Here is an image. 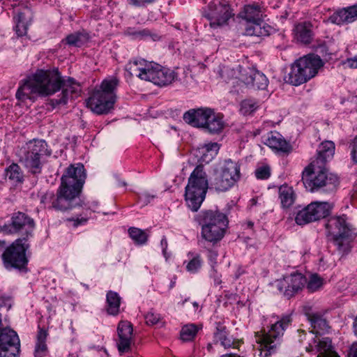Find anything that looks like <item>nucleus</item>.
Masks as SVG:
<instances>
[{"label":"nucleus","mask_w":357,"mask_h":357,"mask_svg":"<svg viewBox=\"0 0 357 357\" xmlns=\"http://www.w3.org/2000/svg\"><path fill=\"white\" fill-rule=\"evenodd\" d=\"M26 242V238H19L3 251L1 258L6 269L25 268L28 263L26 251L29 247Z\"/></svg>","instance_id":"9b49d317"},{"label":"nucleus","mask_w":357,"mask_h":357,"mask_svg":"<svg viewBox=\"0 0 357 357\" xmlns=\"http://www.w3.org/2000/svg\"><path fill=\"white\" fill-rule=\"evenodd\" d=\"M353 326H354V333L356 335H357V316L354 320Z\"/></svg>","instance_id":"680f3d73"},{"label":"nucleus","mask_w":357,"mask_h":357,"mask_svg":"<svg viewBox=\"0 0 357 357\" xmlns=\"http://www.w3.org/2000/svg\"><path fill=\"white\" fill-rule=\"evenodd\" d=\"M74 221L75 222L74 225L75 226H77V225H78L79 224H82V223H84V222H86V219H85V218L78 219L77 218V220H74Z\"/></svg>","instance_id":"bf43d9fd"},{"label":"nucleus","mask_w":357,"mask_h":357,"mask_svg":"<svg viewBox=\"0 0 357 357\" xmlns=\"http://www.w3.org/2000/svg\"><path fill=\"white\" fill-rule=\"evenodd\" d=\"M106 310L110 315L116 316L119 313L121 298L116 292L109 291L107 294Z\"/></svg>","instance_id":"72a5a7b5"},{"label":"nucleus","mask_w":357,"mask_h":357,"mask_svg":"<svg viewBox=\"0 0 357 357\" xmlns=\"http://www.w3.org/2000/svg\"><path fill=\"white\" fill-rule=\"evenodd\" d=\"M302 181L305 188L310 192L323 190L324 192L333 191L338 185V178L336 175L328 173L324 169V165L312 167V162L305 169Z\"/></svg>","instance_id":"423d86ee"},{"label":"nucleus","mask_w":357,"mask_h":357,"mask_svg":"<svg viewBox=\"0 0 357 357\" xmlns=\"http://www.w3.org/2000/svg\"><path fill=\"white\" fill-rule=\"evenodd\" d=\"M146 322L149 325H155L160 319V316L158 314H155L153 312H149L145 315Z\"/></svg>","instance_id":"de8ad7c7"},{"label":"nucleus","mask_w":357,"mask_h":357,"mask_svg":"<svg viewBox=\"0 0 357 357\" xmlns=\"http://www.w3.org/2000/svg\"><path fill=\"white\" fill-rule=\"evenodd\" d=\"M85 178L86 173L82 164L70 165L62 175L60 185L81 193Z\"/></svg>","instance_id":"2eb2a0df"},{"label":"nucleus","mask_w":357,"mask_h":357,"mask_svg":"<svg viewBox=\"0 0 357 357\" xmlns=\"http://www.w3.org/2000/svg\"><path fill=\"white\" fill-rule=\"evenodd\" d=\"M337 24L351 23L357 20V4L342 8L335 12L331 17Z\"/></svg>","instance_id":"393cba45"},{"label":"nucleus","mask_w":357,"mask_h":357,"mask_svg":"<svg viewBox=\"0 0 357 357\" xmlns=\"http://www.w3.org/2000/svg\"><path fill=\"white\" fill-rule=\"evenodd\" d=\"M344 63L347 64L351 68H357V56L347 59Z\"/></svg>","instance_id":"864d4df0"},{"label":"nucleus","mask_w":357,"mask_h":357,"mask_svg":"<svg viewBox=\"0 0 357 357\" xmlns=\"http://www.w3.org/2000/svg\"><path fill=\"white\" fill-rule=\"evenodd\" d=\"M151 64V62H148L144 59H136L126 64V70L130 76H136L142 80L147 81Z\"/></svg>","instance_id":"4be33fe9"},{"label":"nucleus","mask_w":357,"mask_h":357,"mask_svg":"<svg viewBox=\"0 0 357 357\" xmlns=\"http://www.w3.org/2000/svg\"><path fill=\"white\" fill-rule=\"evenodd\" d=\"M198 329L194 324L184 326L181 331V338L183 341H190L196 335Z\"/></svg>","instance_id":"a19ab883"},{"label":"nucleus","mask_w":357,"mask_h":357,"mask_svg":"<svg viewBox=\"0 0 357 357\" xmlns=\"http://www.w3.org/2000/svg\"><path fill=\"white\" fill-rule=\"evenodd\" d=\"M34 356H35V357H45L46 356L45 355H39V354H36Z\"/></svg>","instance_id":"774afa93"},{"label":"nucleus","mask_w":357,"mask_h":357,"mask_svg":"<svg viewBox=\"0 0 357 357\" xmlns=\"http://www.w3.org/2000/svg\"><path fill=\"white\" fill-rule=\"evenodd\" d=\"M349 357H357V343L353 344L348 353Z\"/></svg>","instance_id":"4d7b16f0"},{"label":"nucleus","mask_w":357,"mask_h":357,"mask_svg":"<svg viewBox=\"0 0 357 357\" xmlns=\"http://www.w3.org/2000/svg\"><path fill=\"white\" fill-rule=\"evenodd\" d=\"M52 154L45 140L34 139L26 143L18 151L20 162L33 175L42 172L43 158Z\"/></svg>","instance_id":"f03ea898"},{"label":"nucleus","mask_w":357,"mask_h":357,"mask_svg":"<svg viewBox=\"0 0 357 357\" xmlns=\"http://www.w3.org/2000/svg\"><path fill=\"white\" fill-rule=\"evenodd\" d=\"M243 273V271L241 270V269H238V271H236V274H235V279H238L241 275H242Z\"/></svg>","instance_id":"052dcab7"},{"label":"nucleus","mask_w":357,"mask_h":357,"mask_svg":"<svg viewBox=\"0 0 357 357\" xmlns=\"http://www.w3.org/2000/svg\"><path fill=\"white\" fill-rule=\"evenodd\" d=\"M175 78L176 74L173 70L151 62L147 81L158 86H166L172 84Z\"/></svg>","instance_id":"f3484780"},{"label":"nucleus","mask_w":357,"mask_h":357,"mask_svg":"<svg viewBox=\"0 0 357 357\" xmlns=\"http://www.w3.org/2000/svg\"><path fill=\"white\" fill-rule=\"evenodd\" d=\"M265 8L258 3L245 5L238 17L245 21V33L258 37L270 34L271 27L264 22Z\"/></svg>","instance_id":"0eeeda50"},{"label":"nucleus","mask_w":357,"mask_h":357,"mask_svg":"<svg viewBox=\"0 0 357 357\" xmlns=\"http://www.w3.org/2000/svg\"><path fill=\"white\" fill-rule=\"evenodd\" d=\"M35 227L33 220L22 212L14 213L11 218L10 224H5L1 227V231L6 234L24 231L26 240L32 236Z\"/></svg>","instance_id":"4468645a"},{"label":"nucleus","mask_w":357,"mask_h":357,"mask_svg":"<svg viewBox=\"0 0 357 357\" xmlns=\"http://www.w3.org/2000/svg\"><path fill=\"white\" fill-rule=\"evenodd\" d=\"M75 190H73L59 185L56 194L47 191L41 195L40 202L45 208L56 211L66 212L82 206V202Z\"/></svg>","instance_id":"39448f33"},{"label":"nucleus","mask_w":357,"mask_h":357,"mask_svg":"<svg viewBox=\"0 0 357 357\" xmlns=\"http://www.w3.org/2000/svg\"><path fill=\"white\" fill-rule=\"evenodd\" d=\"M255 174L259 179H267L271 176V169L268 166H262L257 169Z\"/></svg>","instance_id":"c03bdc74"},{"label":"nucleus","mask_w":357,"mask_h":357,"mask_svg":"<svg viewBox=\"0 0 357 357\" xmlns=\"http://www.w3.org/2000/svg\"><path fill=\"white\" fill-rule=\"evenodd\" d=\"M257 107V103L251 100H245L241 104V110L245 115L250 114Z\"/></svg>","instance_id":"37998d69"},{"label":"nucleus","mask_w":357,"mask_h":357,"mask_svg":"<svg viewBox=\"0 0 357 357\" xmlns=\"http://www.w3.org/2000/svg\"><path fill=\"white\" fill-rule=\"evenodd\" d=\"M351 157L354 162L357 163V137H356L351 144Z\"/></svg>","instance_id":"8fccbe9b"},{"label":"nucleus","mask_w":357,"mask_h":357,"mask_svg":"<svg viewBox=\"0 0 357 357\" xmlns=\"http://www.w3.org/2000/svg\"><path fill=\"white\" fill-rule=\"evenodd\" d=\"M204 148L207 152H212L214 155L218 153L220 149L218 144L216 142L205 144Z\"/></svg>","instance_id":"09e8293b"},{"label":"nucleus","mask_w":357,"mask_h":357,"mask_svg":"<svg viewBox=\"0 0 357 357\" xmlns=\"http://www.w3.org/2000/svg\"><path fill=\"white\" fill-rule=\"evenodd\" d=\"M119 84L116 77L104 79L99 89L95 90L86 100L87 107L97 114H106L113 108L116 100L115 89Z\"/></svg>","instance_id":"20e7f679"},{"label":"nucleus","mask_w":357,"mask_h":357,"mask_svg":"<svg viewBox=\"0 0 357 357\" xmlns=\"http://www.w3.org/2000/svg\"><path fill=\"white\" fill-rule=\"evenodd\" d=\"M326 228L339 252L342 255L347 253L350 250L351 230L346 222L345 216L331 218L326 224Z\"/></svg>","instance_id":"9d476101"},{"label":"nucleus","mask_w":357,"mask_h":357,"mask_svg":"<svg viewBox=\"0 0 357 357\" xmlns=\"http://www.w3.org/2000/svg\"><path fill=\"white\" fill-rule=\"evenodd\" d=\"M296 63L304 75L305 82L314 77L323 66L322 60L318 56H305L297 60Z\"/></svg>","instance_id":"aec40b11"},{"label":"nucleus","mask_w":357,"mask_h":357,"mask_svg":"<svg viewBox=\"0 0 357 357\" xmlns=\"http://www.w3.org/2000/svg\"><path fill=\"white\" fill-rule=\"evenodd\" d=\"M30 20V10L24 8L23 11H18L15 17L16 22L15 31L19 36H24L27 31L28 22Z\"/></svg>","instance_id":"7c9ffc66"},{"label":"nucleus","mask_w":357,"mask_h":357,"mask_svg":"<svg viewBox=\"0 0 357 357\" xmlns=\"http://www.w3.org/2000/svg\"><path fill=\"white\" fill-rule=\"evenodd\" d=\"M195 220L201 227V229L229 223L225 213L213 210L201 211L196 215Z\"/></svg>","instance_id":"a211bd4d"},{"label":"nucleus","mask_w":357,"mask_h":357,"mask_svg":"<svg viewBox=\"0 0 357 357\" xmlns=\"http://www.w3.org/2000/svg\"><path fill=\"white\" fill-rule=\"evenodd\" d=\"M295 36L298 41L303 44H310L312 40V24L310 22L298 24L294 29Z\"/></svg>","instance_id":"cd10ccee"},{"label":"nucleus","mask_w":357,"mask_h":357,"mask_svg":"<svg viewBox=\"0 0 357 357\" xmlns=\"http://www.w3.org/2000/svg\"><path fill=\"white\" fill-rule=\"evenodd\" d=\"M188 256L190 260L186 265V270L192 273H195L198 271L202 264V261L199 255H194L189 253Z\"/></svg>","instance_id":"ea45409f"},{"label":"nucleus","mask_w":357,"mask_h":357,"mask_svg":"<svg viewBox=\"0 0 357 357\" xmlns=\"http://www.w3.org/2000/svg\"><path fill=\"white\" fill-rule=\"evenodd\" d=\"M240 178V165L228 159L220 167L214 169L210 179L211 188L216 191L225 192L231 188Z\"/></svg>","instance_id":"1a4fd4ad"},{"label":"nucleus","mask_w":357,"mask_h":357,"mask_svg":"<svg viewBox=\"0 0 357 357\" xmlns=\"http://www.w3.org/2000/svg\"><path fill=\"white\" fill-rule=\"evenodd\" d=\"M243 81L248 86L258 90L266 89L268 84V78L264 74L252 69H250L245 74Z\"/></svg>","instance_id":"5701e85b"},{"label":"nucleus","mask_w":357,"mask_h":357,"mask_svg":"<svg viewBox=\"0 0 357 357\" xmlns=\"http://www.w3.org/2000/svg\"><path fill=\"white\" fill-rule=\"evenodd\" d=\"M204 16L210 21L211 27L216 28L227 24L228 20L234 16V13L225 1H216L208 5Z\"/></svg>","instance_id":"ddd939ff"},{"label":"nucleus","mask_w":357,"mask_h":357,"mask_svg":"<svg viewBox=\"0 0 357 357\" xmlns=\"http://www.w3.org/2000/svg\"><path fill=\"white\" fill-rule=\"evenodd\" d=\"M211 112L210 108L190 109L184 113L183 120L193 127L203 128Z\"/></svg>","instance_id":"412c9836"},{"label":"nucleus","mask_w":357,"mask_h":357,"mask_svg":"<svg viewBox=\"0 0 357 357\" xmlns=\"http://www.w3.org/2000/svg\"><path fill=\"white\" fill-rule=\"evenodd\" d=\"M155 195H151L148 192H144L139 197L140 199L142 200L145 204L150 202L151 199H153Z\"/></svg>","instance_id":"6e6d98bb"},{"label":"nucleus","mask_w":357,"mask_h":357,"mask_svg":"<svg viewBox=\"0 0 357 357\" xmlns=\"http://www.w3.org/2000/svg\"><path fill=\"white\" fill-rule=\"evenodd\" d=\"M311 326L316 334L324 333L328 328V324L326 319L319 313H312L307 315Z\"/></svg>","instance_id":"f704fd0d"},{"label":"nucleus","mask_w":357,"mask_h":357,"mask_svg":"<svg viewBox=\"0 0 357 357\" xmlns=\"http://www.w3.org/2000/svg\"><path fill=\"white\" fill-rule=\"evenodd\" d=\"M160 245H161V247L162 248L163 255L167 258V257H166V250H167V239H166V238L165 236L161 239Z\"/></svg>","instance_id":"13d9d810"},{"label":"nucleus","mask_w":357,"mask_h":357,"mask_svg":"<svg viewBox=\"0 0 357 357\" xmlns=\"http://www.w3.org/2000/svg\"><path fill=\"white\" fill-rule=\"evenodd\" d=\"M247 224H248V227H250V228H252L253 227V225H254V223L252 222H251V221L248 222Z\"/></svg>","instance_id":"69168bd1"},{"label":"nucleus","mask_w":357,"mask_h":357,"mask_svg":"<svg viewBox=\"0 0 357 357\" xmlns=\"http://www.w3.org/2000/svg\"><path fill=\"white\" fill-rule=\"evenodd\" d=\"M47 336V331L43 328H39L37 334V342L35 348L34 355H47L48 349L45 343Z\"/></svg>","instance_id":"e433bc0d"},{"label":"nucleus","mask_w":357,"mask_h":357,"mask_svg":"<svg viewBox=\"0 0 357 357\" xmlns=\"http://www.w3.org/2000/svg\"><path fill=\"white\" fill-rule=\"evenodd\" d=\"M89 40V33L85 31H77L68 35L61 43L69 46L81 47Z\"/></svg>","instance_id":"473e14b6"},{"label":"nucleus","mask_w":357,"mask_h":357,"mask_svg":"<svg viewBox=\"0 0 357 357\" xmlns=\"http://www.w3.org/2000/svg\"><path fill=\"white\" fill-rule=\"evenodd\" d=\"M264 144L273 149L282 152H289L291 149V146L278 132H271Z\"/></svg>","instance_id":"c756f323"},{"label":"nucleus","mask_w":357,"mask_h":357,"mask_svg":"<svg viewBox=\"0 0 357 357\" xmlns=\"http://www.w3.org/2000/svg\"><path fill=\"white\" fill-rule=\"evenodd\" d=\"M62 89L61 97L50 100L53 107L67 103L68 98H73L79 91V86L68 77L65 79L58 69L52 70H38L29 76L17 91L16 98L24 100L31 99L33 95L51 96Z\"/></svg>","instance_id":"f257e3e1"},{"label":"nucleus","mask_w":357,"mask_h":357,"mask_svg":"<svg viewBox=\"0 0 357 357\" xmlns=\"http://www.w3.org/2000/svg\"><path fill=\"white\" fill-rule=\"evenodd\" d=\"M127 184L125 181H119V185L126 186Z\"/></svg>","instance_id":"338daca9"},{"label":"nucleus","mask_w":357,"mask_h":357,"mask_svg":"<svg viewBox=\"0 0 357 357\" xmlns=\"http://www.w3.org/2000/svg\"><path fill=\"white\" fill-rule=\"evenodd\" d=\"M129 3L135 6H142L146 3H151L155 0H128Z\"/></svg>","instance_id":"603ef678"},{"label":"nucleus","mask_w":357,"mask_h":357,"mask_svg":"<svg viewBox=\"0 0 357 357\" xmlns=\"http://www.w3.org/2000/svg\"><path fill=\"white\" fill-rule=\"evenodd\" d=\"M119 340L117 341L118 350L120 354L130 351L133 337L132 325L128 321L119 322L117 328Z\"/></svg>","instance_id":"6ab92c4d"},{"label":"nucleus","mask_w":357,"mask_h":357,"mask_svg":"<svg viewBox=\"0 0 357 357\" xmlns=\"http://www.w3.org/2000/svg\"><path fill=\"white\" fill-rule=\"evenodd\" d=\"M228 224H224L207 229H201L202 238L207 242L215 244L225 236Z\"/></svg>","instance_id":"a878e982"},{"label":"nucleus","mask_w":357,"mask_h":357,"mask_svg":"<svg viewBox=\"0 0 357 357\" xmlns=\"http://www.w3.org/2000/svg\"><path fill=\"white\" fill-rule=\"evenodd\" d=\"M220 357H240V356L236 354H229L222 355Z\"/></svg>","instance_id":"e2e57ef3"},{"label":"nucleus","mask_w":357,"mask_h":357,"mask_svg":"<svg viewBox=\"0 0 357 357\" xmlns=\"http://www.w3.org/2000/svg\"><path fill=\"white\" fill-rule=\"evenodd\" d=\"M208 181L203 165H197L188 178L185 190V199L192 211H197L205 199Z\"/></svg>","instance_id":"7ed1b4c3"},{"label":"nucleus","mask_w":357,"mask_h":357,"mask_svg":"<svg viewBox=\"0 0 357 357\" xmlns=\"http://www.w3.org/2000/svg\"><path fill=\"white\" fill-rule=\"evenodd\" d=\"M214 335L217 340L220 342L222 341L227 336L226 327L220 323H218L216 326V331L215 332Z\"/></svg>","instance_id":"a18cd8bd"},{"label":"nucleus","mask_w":357,"mask_h":357,"mask_svg":"<svg viewBox=\"0 0 357 357\" xmlns=\"http://www.w3.org/2000/svg\"><path fill=\"white\" fill-rule=\"evenodd\" d=\"M307 284V289L310 292L319 290L323 285V280L318 275H312Z\"/></svg>","instance_id":"79ce46f5"},{"label":"nucleus","mask_w":357,"mask_h":357,"mask_svg":"<svg viewBox=\"0 0 357 357\" xmlns=\"http://www.w3.org/2000/svg\"><path fill=\"white\" fill-rule=\"evenodd\" d=\"M335 153V144L332 141L322 142L318 149L317 158L312 160V167L314 168L321 165H325L326 162L331 159Z\"/></svg>","instance_id":"b1692460"},{"label":"nucleus","mask_w":357,"mask_h":357,"mask_svg":"<svg viewBox=\"0 0 357 357\" xmlns=\"http://www.w3.org/2000/svg\"><path fill=\"white\" fill-rule=\"evenodd\" d=\"M220 76L225 81L229 82L230 79H231L235 75V72L234 70L228 68V67H223L220 70Z\"/></svg>","instance_id":"49530a36"},{"label":"nucleus","mask_w":357,"mask_h":357,"mask_svg":"<svg viewBox=\"0 0 357 357\" xmlns=\"http://www.w3.org/2000/svg\"><path fill=\"white\" fill-rule=\"evenodd\" d=\"M221 345H222L225 348H229L234 346V342L232 340L227 337V336L224 338L222 341H220Z\"/></svg>","instance_id":"5fc2aeb1"},{"label":"nucleus","mask_w":357,"mask_h":357,"mask_svg":"<svg viewBox=\"0 0 357 357\" xmlns=\"http://www.w3.org/2000/svg\"><path fill=\"white\" fill-rule=\"evenodd\" d=\"M5 177L13 183H21L23 181V173L16 163L11 164L5 170Z\"/></svg>","instance_id":"4c0bfd02"},{"label":"nucleus","mask_w":357,"mask_h":357,"mask_svg":"<svg viewBox=\"0 0 357 357\" xmlns=\"http://www.w3.org/2000/svg\"><path fill=\"white\" fill-rule=\"evenodd\" d=\"M286 79L287 82L294 86H298L306 82L304 75L299 69L296 62L291 66V71Z\"/></svg>","instance_id":"c9c22d12"},{"label":"nucleus","mask_w":357,"mask_h":357,"mask_svg":"<svg viewBox=\"0 0 357 357\" xmlns=\"http://www.w3.org/2000/svg\"><path fill=\"white\" fill-rule=\"evenodd\" d=\"M290 315L283 316L280 320L272 324L267 333L260 335L257 340L259 344V357H268L275 354L281 344V337L285 329L291 324Z\"/></svg>","instance_id":"6e6552de"},{"label":"nucleus","mask_w":357,"mask_h":357,"mask_svg":"<svg viewBox=\"0 0 357 357\" xmlns=\"http://www.w3.org/2000/svg\"><path fill=\"white\" fill-rule=\"evenodd\" d=\"M333 205L326 202H313L299 211L295 221L299 225H304L328 216Z\"/></svg>","instance_id":"f8f14e48"},{"label":"nucleus","mask_w":357,"mask_h":357,"mask_svg":"<svg viewBox=\"0 0 357 357\" xmlns=\"http://www.w3.org/2000/svg\"><path fill=\"white\" fill-rule=\"evenodd\" d=\"M225 126L223 121V116L221 114L215 113L211 109V114L207 118L204 129L210 133L218 134L222 131Z\"/></svg>","instance_id":"bb28decb"},{"label":"nucleus","mask_w":357,"mask_h":357,"mask_svg":"<svg viewBox=\"0 0 357 357\" xmlns=\"http://www.w3.org/2000/svg\"><path fill=\"white\" fill-rule=\"evenodd\" d=\"M0 300L1 303H0V307L5 306L7 307L8 310H9L12 307V301L10 296H1Z\"/></svg>","instance_id":"3c124183"},{"label":"nucleus","mask_w":357,"mask_h":357,"mask_svg":"<svg viewBox=\"0 0 357 357\" xmlns=\"http://www.w3.org/2000/svg\"><path fill=\"white\" fill-rule=\"evenodd\" d=\"M278 194L281 206L284 208H289L296 201V195L293 188L287 184L282 185L279 188Z\"/></svg>","instance_id":"c85d7f7f"},{"label":"nucleus","mask_w":357,"mask_h":357,"mask_svg":"<svg viewBox=\"0 0 357 357\" xmlns=\"http://www.w3.org/2000/svg\"><path fill=\"white\" fill-rule=\"evenodd\" d=\"M319 354L317 357H340L333 350L329 337L319 339L316 345Z\"/></svg>","instance_id":"2f4dec72"},{"label":"nucleus","mask_w":357,"mask_h":357,"mask_svg":"<svg viewBox=\"0 0 357 357\" xmlns=\"http://www.w3.org/2000/svg\"><path fill=\"white\" fill-rule=\"evenodd\" d=\"M128 233L130 238L137 244L142 245L147 241L148 235L146 234L145 231L140 229L136 227H130L128 229Z\"/></svg>","instance_id":"58836bf2"},{"label":"nucleus","mask_w":357,"mask_h":357,"mask_svg":"<svg viewBox=\"0 0 357 357\" xmlns=\"http://www.w3.org/2000/svg\"><path fill=\"white\" fill-rule=\"evenodd\" d=\"M6 242L4 241H0V252L5 248Z\"/></svg>","instance_id":"0e129e2a"},{"label":"nucleus","mask_w":357,"mask_h":357,"mask_svg":"<svg viewBox=\"0 0 357 357\" xmlns=\"http://www.w3.org/2000/svg\"><path fill=\"white\" fill-rule=\"evenodd\" d=\"M305 283L306 278L302 273L294 272L278 280L276 285L280 292L289 299L301 291Z\"/></svg>","instance_id":"dca6fc26"}]
</instances>
